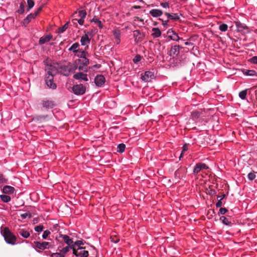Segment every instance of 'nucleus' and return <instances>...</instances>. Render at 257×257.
<instances>
[{
  "instance_id": "864d4df0",
  "label": "nucleus",
  "mask_w": 257,
  "mask_h": 257,
  "mask_svg": "<svg viewBox=\"0 0 257 257\" xmlns=\"http://www.w3.org/2000/svg\"><path fill=\"white\" fill-rule=\"evenodd\" d=\"M159 20H161V21H162V22H163L162 25H163V26H164V28H167L168 27V23L169 22V20H163V19L160 18Z\"/></svg>"
},
{
  "instance_id": "79ce46f5",
  "label": "nucleus",
  "mask_w": 257,
  "mask_h": 257,
  "mask_svg": "<svg viewBox=\"0 0 257 257\" xmlns=\"http://www.w3.org/2000/svg\"><path fill=\"white\" fill-rule=\"evenodd\" d=\"M141 56L139 54H137L135 56L133 60L134 63L137 64L141 60Z\"/></svg>"
},
{
  "instance_id": "39448f33",
  "label": "nucleus",
  "mask_w": 257,
  "mask_h": 257,
  "mask_svg": "<svg viewBox=\"0 0 257 257\" xmlns=\"http://www.w3.org/2000/svg\"><path fill=\"white\" fill-rule=\"evenodd\" d=\"M72 91L76 95H81L85 93L86 87L82 84H75L72 87Z\"/></svg>"
},
{
  "instance_id": "58836bf2",
  "label": "nucleus",
  "mask_w": 257,
  "mask_h": 257,
  "mask_svg": "<svg viewBox=\"0 0 257 257\" xmlns=\"http://www.w3.org/2000/svg\"><path fill=\"white\" fill-rule=\"evenodd\" d=\"M91 22H94L95 24L97 25L100 29H102L103 28V25L101 24V22L98 19L94 18L92 19Z\"/></svg>"
},
{
  "instance_id": "0eeeda50",
  "label": "nucleus",
  "mask_w": 257,
  "mask_h": 257,
  "mask_svg": "<svg viewBox=\"0 0 257 257\" xmlns=\"http://www.w3.org/2000/svg\"><path fill=\"white\" fill-rule=\"evenodd\" d=\"M208 169V166L205 164L202 163H197L194 166L193 172L195 175H196L202 170H207Z\"/></svg>"
},
{
  "instance_id": "6e6d98bb",
  "label": "nucleus",
  "mask_w": 257,
  "mask_h": 257,
  "mask_svg": "<svg viewBox=\"0 0 257 257\" xmlns=\"http://www.w3.org/2000/svg\"><path fill=\"white\" fill-rule=\"evenodd\" d=\"M222 205V200H220V199H217V202L216 203V207L217 208L220 207Z\"/></svg>"
},
{
  "instance_id": "c03bdc74",
  "label": "nucleus",
  "mask_w": 257,
  "mask_h": 257,
  "mask_svg": "<svg viewBox=\"0 0 257 257\" xmlns=\"http://www.w3.org/2000/svg\"><path fill=\"white\" fill-rule=\"evenodd\" d=\"M255 177L256 176L254 172H250L247 175V178L250 181H252L254 179H255Z\"/></svg>"
},
{
  "instance_id": "3c124183",
  "label": "nucleus",
  "mask_w": 257,
  "mask_h": 257,
  "mask_svg": "<svg viewBox=\"0 0 257 257\" xmlns=\"http://www.w3.org/2000/svg\"><path fill=\"white\" fill-rule=\"evenodd\" d=\"M228 211L227 209L225 208H220L219 209V214L224 215Z\"/></svg>"
},
{
  "instance_id": "ddd939ff",
  "label": "nucleus",
  "mask_w": 257,
  "mask_h": 257,
  "mask_svg": "<svg viewBox=\"0 0 257 257\" xmlns=\"http://www.w3.org/2000/svg\"><path fill=\"white\" fill-rule=\"evenodd\" d=\"M34 243L35 244V246L37 248L41 250H44L47 248H49L50 246H51V243L46 241H43L42 242L35 241Z\"/></svg>"
},
{
  "instance_id": "6ab92c4d",
  "label": "nucleus",
  "mask_w": 257,
  "mask_h": 257,
  "mask_svg": "<svg viewBox=\"0 0 257 257\" xmlns=\"http://www.w3.org/2000/svg\"><path fill=\"white\" fill-rule=\"evenodd\" d=\"M74 55L79 58L78 59H88L87 57L89 56L88 52H86L85 50H81L80 49L77 51V53Z\"/></svg>"
},
{
  "instance_id": "338daca9",
  "label": "nucleus",
  "mask_w": 257,
  "mask_h": 257,
  "mask_svg": "<svg viewBox=\"0 0 257 257\" xmlns=\"http://www.w3.org/2000/svg\"><path fill=\"white\" fill-rule=\"evenodd\" d=\"M133 8L135 9H140L141 7L140 6H134Z\"/></svg>"
},
{
  "instance_id": "bb28decb",
  "label": "nucleus",
  "mask_w": 257,
  "mask_h": 257,
  "mask_svg": "<svg viewBox=\"0 0 257 257\" xmlns=\"http://www.w3.org/2000/svg\"><path fill=\"white\" fill-rule=\"evenodd\" d=\"M15 191V188L11 186H5L3 187V192L5 194H12Z\"/></svg>"
},
{
  "instance_id": "4468645a",
  "label": "nucleus",
  "mask_w": 257,
  "mask_h": 257,
  "mask_svg": "<svg viewBox=\"0 0 257 257\" xmlns=\"http://www.w3.org/2000/svg\"><path fill=\"white\" fill-rule=\"evenodd\" d=\"M73 77L78 80H83L84 81H88V78L87 77V74L84 73L82 72H79L74 74Z\"/></svg>"
},
{
  "instance_id": "37998d69",
  "label": "nucleus",
  "mask_w": 257,
  "mask_h": 257,
  "mask_svg": "<svg viewBox=\"0 0 257 257\" xmlns=\"http://www.w3.org/2000/svg\"><path fill=\"white\" fill-rule=\"evenodd\" d=\"M86 16V12L85 10H81L78 12V16L80 18L84 19Z\"/></svg>"
},
{
  "instance_id": "8fccbe9b",
  "label": "nucleus",
  "mask_w": 257,
  "mask_h": 257,
  "mask_svg": "<svg viewBox=\"0 0 257 257\" xmlns=\"http://www.w3.org/2000/svg\"><path fill=\"white\" fill-rule=\"evenodd\" d=\"M110 241L112 242L116 243L119 242V239L116 237H113L111 236L110 237Z\"/></svg>"
},
{
  "instance_id": "473e14b6",
  "label": "nucleus",
  "mask_w": 257,
  "mask_h": 257,
  "mask_svg": "<svg viewBox=\"0 0 257 257\" xmlns=\"http://www.w3.org/2000/svg\"><path fill=\"white\" fill-rule=\"evenodd\" d=\"M25 1H24V3L22 2L20 4V8L17 11V12L19 13V14H22L25 11Z\"/></svg>"
},
{
  "instance_id": "bf43d9fd",
  "label": "nucleus",
  "mask_w": 257,
  "mask_h": 257,
  "mask_svg": "<svg viewBox=\"0 0 257 257\" xmlns=\"http://www.w3.org/2000/svg\"><path fill=\"white\" fill-rule=\"evenodd\" d=\"M6 180L4 178L3 174H0V183H3L6 182Z\"/></svg>"
},
{
  "instance_id": "1a4fd4ad",
  "label": "nucleus",
  "mask_w": 257,
  "mask_h": 257,
  "mask_svg": "<svg viewBox=\"0 0 257 257\" xmlns=\"http://www.w3.org/2000/svg\"><path fill=\"white\" fill-rule=\"evenodd\" d=\"M155 78L154 72L148 71L141 74V79L145 82H150L151 80Z\"/></svg>"
},
{
  "instance_id": "e2e57ef3",
  "label": "nucleus",
  "mask_w": 257,
  "mask_h": 257,
  "mask_svg": "<svg viewBox=\"0 0 257 257\" xmlns=\"http://www.w3.org/2000/svg\"><path fill=\"white\" fill-rule=\"evenodd\" d=\"M84 19H82V18H80L78 20V24L80 25H82L84 23Z\"/></svg>"
},
{
  "instance_id": "680f3d73",
  "label": "nucleus",
  "mask_w": 257,
  "mask_h": 257,
  "mask_svg": "<svg viewBox=\"0 0 257 257\" xmlns=\"http://www.w3.org/2000/svg\"><path fill=\"white\" fill-rule=\"evenodd\" d=\"M226 197V194H223L221 196H217V199H220V200H222Z\"/></svg>"
},
{
  "instance_id": "4c0bfd02",
  "label": "nucleus",
  "mask_w": 257,
  "mask_h": 257,
  "mask_svg": "<svg viewBox=\"0 0 257 257\" xmlns=\"http://www.w3.org/2000/svg\"><path fill=\"white\" fill-rule=\"evenodd\" d=\"M117 151L118 152H119L120 153H122L123 152H124V151L125 150V144H124L123 143L120 144L117 146Z\"/></svg>"
},
{
  "instance_id": "f257e3e1",
  "label": "nucleus",
  "mask_w": 257,
  "mask_h": 257,
  "mask_svg": "<svg viewBox=\"0 0 257 257\" xmlns=\"http://www.w3.org/2000/svg\"><path fill=\"white\" fill-rule=\"evenodd\" d=\"M47 71V76L45 77V81L47 86L52 89H55L57 87L56 84L54 82V73L56 72L55 66L50 65L46 68Z\"/></svg>"
},
{
  "instance_id": "2eb2a0df",
  "label": "nucleus",
  "mask_w": 257,
  "mask_h": 257,
  "mask_svg": "<svg viewBox=\"0 0 257 257\" xmlns=\"http://www.w3.org/2000/svg\"><path fill=\"white\" fill-rule=\"evenodd\" d=\"M73 253L76 256V257H88L89 255L88 251L77 250L76 248L73 249Z\"/></svg>"
},
{
  "instance_id": "4be33fe9",
  "label": "nucleus",
  "mask_w": 257,
  "mask_h": 257,
  "mask_svg": "<svg viewBox=\"0 0 257 257\" xmlns=\"http://www.w3.org/2000/svg\"><path fill=\"white\" fill-rule=\"evenodd\" d=\"M149 14L152 17H153L154 18H157V17L161 16L163 15V12L161 10L154 9L151 10L150 11Z\"/></svg>"
},
{
  "instance_id": "9d476101",
  "label": "nucleus",
  "mask_w": 257,
  "mask_h": 257,
  "mask_svg": "<svg viewBox=\"0 0 257 257\" xmlns=\"http://www.w3.org/2000/svg\"><path fill=\"white\" fill-rule=\"evenodd\" d=\"M105 82V78L102 75H97L94 78V83L98 87H102Z\"/></svg>"
},
{
  "instance_id": "e433bc0d",
  "label": "nucleus",
  "mask_w": 257,
  "mask_h": 257,
  "mask_svg": "<svg viewBox=\"0 0 257 257\" xmlns=\"http://www.w3.org/2000/svg\"><path fill=\"white\" fill-rule=\"evenodd\" d=\"M69 22L65 23L62 27L59 28L57 31L58 33H62L66 31L68 27Z\"/></svg>"
},
{
  "instance_id": "7ed1b4c3",
  "label": "nucleus",
  "mask_w": 257,
  "mask_h": 257,
  "mask_svg": "<svg viewBox=\"0 0 257 257\" xmlns=\"http://www.w3.org/2000/svg\"><path fill=\"white\" fill-rule=\"evenodd\" d=\"M89 62L88 59H76L73 64L75 66L76 70L78 69L79 71L87 72Z\"/></svg>"
},
{
  "instance_id": "72a5a7b5",
  "label": "nucleus",
  "mask_w": 257,
  "mask_h": 257,
  "mask_svg": "<svg viewBox=\"0 0 257 257\" xmlns=\"http://www.w3.org/2000/svg\"><path fill=\"white\" fill-rule=\"evenodd\" d=\"M1 200L5 203H8L11 201V198L10 196L5 194L0 195Z\"/></svg>"
},
{
  "instance_id": "aec40b11",
  "label": "nucleus",
  "mask_w": 257,
  "mask_h": 257,
  "mask_svg": "<svg viewBox=\"0 0 257 257\" xmlns=\"http://www.w3.org/2000/svg\"><path fill=\"white\" fill-rule=\"evenodd\" d=\"M180 48H182V47H180L179 45H175L172 47L170 51V56L178 55L179 53Z\"/></svg>"
},
{
  "instance_id": "c85d7f7f",
  "label": "nucleus",
  "mask_w": 257,
  "mask_h": 257,
  "mask_svg": "<svg viewBox=\"0 0 257 257\" xmlns=\"http://www.w3.org/2000/svg\"><path fill=\"white\" fill-rule=\"evenodd\" d=\"M84 243L82 240H76L74 241V248H76L77 247L76 249L77 250H82L84 249V248L82 246H81V245H83Z\"/></svg>"
},
{
  "instance_id": "f3484780",
  "label": "nucleus",
  "mask_w": 257,
  "mask_h": 257,
  "mask_svg": "<svg viewBox=\"0 0 257 257\" xmlns=\"http://www.w3.org/2000/svg\"><path fill=\"white\" fill-rule=\"evenodd\" d=\"M167 35L170 39L173 41H178L180 39L178 35L172 29L168 30L167 31Z\"/></svg>"
},
{
  "instance_id": "09e8293b",
  "label": "nucleus",
  "mask_w": 257,
  "mask_h": 257,
  "mask_svg": "<svg viewBox=\"0 0 257 257\" xmlns=\"http://www.w3.org/2000/svg\"><path fill=\"white\" fill-rule=\"evenodd\" d=\"M50 234V232L49 230H47L44 231L42 235L43 238L46 239Z\"/></svg>"
},
{
  "instance_id": "cd10ccee",
  "label": "nucleus",
  "mask_w": 257,
  "mask_h": 257,
  "mask_svg": "<svg viewBox=\"0 0 257 257\" xmlns=\"http://www.w3.org/2000/svg\"><path fill=\"white\" fill-rule=\"evenodd\" d=\"M152 32V36L154 38H158L161 36V31L158 28H153Z\"/></svg>"
},
{
  "instance_id": "412c9836",
  "label": "nucleus",
  "mask_w": 257,
  "mask_h": 257,
  "mask_svg": "<svg viewBox=\"0 0 257 257\" xmlns=\"http://www.w3.org/2000/svg\"><path fill=\"white\" fill-rule=\"evenodd\" d=\"M36 14H34V13L30 14L29 15H28L27 16V17L26 18H25L23 20V25L26 26L31 21V20L32 19H35L36 18Z\"/></svg>"
},
{
  "instance_id": "a18cd8bd",
  "label": "nucleus",
  "mask_w": 257,
  "mask_h": 257,
  "mask_svg": "<svg viewBox=\"0 0 257 257\" xmlns=\"http://www.w3.org/2000/svg\"><path fill=\"white\" fill-rule=\"evenodd\" d=\"M28 3L27 11H29L34 6V1H27Z\"/></svg>"
},
{
  "instance_id": "f8f14e48",
  "label": "nucleus",
  "mask_w": 257,
  "mask_h": 257,
  "mask_svg": "<svg viewBox=\"0 0 257 257\" xmlns=\"http://www.w3.org/2000/svg\"><path fill=\"white\" fill-rule=\"evenodd\" d=\"M164 15L167 17L168 20H171L174 21L179 20L180 18V16H182L181 14L180 13L169 12H165Z\"/></svg>"
},
{
  "instance_id": "f03ea898",
  "label": "nucleus",
  "mask_w": 257,
  "mask_h": 257,
  "mask_svg": "<svg viewBox=\"0 0 257 257\" xmlns=\"http://www.w3.org/2000/svg\"><path fill=\"white\" fill-rule=\"evenodd\" d=\"M1 233L5 241L11 245H14L16 243V236L10 230L8 227L4 228L3 231H1Z\"/></svg>"
},
{
  "instance_id": "6e6552de",
  "label": "nucleus",
  "mask_w": 257,
  "mask_h": 257,
  "mask_svg": "<svg viewBox=\"0 0 257 257\" xmlns=\"http://www.w3.org/2000/svg\"><path fill=\"white\" fill-rule=\"evenodd\" d=\"M60 237H61L65 243L67 244V246L71 247V249L73 250L74 248V241L73 240V238H71L67 235L61 234L60 235Z\"/></svg>"
},
{
  "instance_id": "a211bd4d",
  "label": "nucleus",
  "mask_w": 257,
  "mask_h": 257,
  "mask_svg": "<svg viewBox=\"0 0 257 257\" xmlns=\"http://www.w3.org/2000/svg\"><path fill=\"white\" fill-rule=\"evenodd\" d=\"M133 36L135 39V42L136 43H138L143 38L144 35L139 30H135L133 32Z\"/></svg>"
},
{
  "instance_id": "052dcab7",
  "label": "nucleus",
  "mask_w": 257,
  "mask_h": 257,
  "mask_svg": "<svg viewBox=\"0 0 257 257\" xmlns=\"http://www.w3.org/2000/svg\"><path fill=\"white\" fill-rule=\"evenodd\" d=\"M114 36L115 39H118V38L120 39V35L119 32H115L114 33Z\"/></svg>"
},
{
  "instance_id": "0e129e2a",
  "label": "nucleus",
  "mask_w": 257,
  "mask_h": 257,
  "mask_svg": "<svg viewBox=\"0 0 257 257\" xmlns=\"http://www.w3.org/2000/svg\"><path fill=\"white\" fill-rule=\"evenodd\" d=\"M41 10H42V8L41 7H39L38 9V10L34 13V14H36V16L39 13V12L41 11Z\"/></svg>"
},
{
  "instance_id": "20e7f679",
  "label": "nucleus",
  "mask_w": 257,
  "mask_h": 257,
  "mask_svg": "<svg viewBox=\"0 0 257 257\" xmlns=\"http://www.w3.org/2000/svg\"><path fill=\"white\" fill-rule=\"evenodd\" d=\"M61 73L64 76H68L71 73L76 71L75 66L73 63H68L67 65H63L60 67Z\"/></svg>"
},
{
  "instance_id": "c9c22d12",
  "label": "nucleus",
  "mask_w": 257,
  "mask_h": 257,
  "mask_svg": "<svg viewBox=\"0 0 257 257\" xmlns=\"http://www.w3.org/2000/svg\"><path fill=\"white\" fill-rule=\"evenodd\" d=\"M247 89H245L241 91L239 93V97L242 100H245L247 95Z\"/></svg>"
},
{
  "instance_id": "603ef678",
  "label": "nucleus",
  "mask_w": 257,
  "mask_h": 257,
  "mask_svg": "<svg viewBox=\"0 0 257 257\" xmlns=\"http://www.w3.org/2000/svg\"><path fill=\"white\" fill-rule=\"evenodd\" d=\"M216 193V191L214 189H209L208 190L207 194L210 196H213Z\"/></svg>"
},
{
  "instance_id": "49530a36",
  "label": "nucleus",
  "mask_w": 257,
  "mask_h": 257,
  "mask_svg": "<svg viewBox=\"0 0 257 257\" xmlns=\"http://www.w3.org/2000/svg\"><path fill=\"white\" fill-rule=\"evenodd\" d=\"M248 62L251 64H257V56H255L251 57L248 60Z\"/></svg>"
},
{
  "instance_id": "4d7b16f0",
  "label": "nucleus",
  "mask_w": 257,
  "mask_h": 257,
  "mask_svg": "<svg viewBox=\"0 0 257 257\" xmlns=\"http://www.w3.org/2000/svg\"><path fill=\"white\" fill-rule=\"evenodd\" d=\"M161 6L164 8H169V4L168 2L161 3Z\"/></svg>"
},
{
  "instance_id": "2f4dec72",
  "label": "nucleus",
  "mask_w": 257,
  "mask_h": 257,
  "mask_svg": "<svg viewBox=\"0 0 257 257\" xmlns=\"http://www.w3.org/2000/svg\"><path fill=\"white\" fill-rule=\"evenodd\" d=\"M19 234L25 238H28L30 235V233L28 231L24 229L20 230L19 231Z\"/></svg>"
},
{
  "instance_id": "dca6fc26",
  "label": "nucleus",
  "mask_w": 257,
  "mask_h": 257,
  "mask_svg": "<svg viewBox=\"0 0 257 257\" xmlns=\"http://www.w3.org/2000/svg\"><path fill=\"white\" fill-rule=\"evenodd\" d=\"M89 35H90V33L89 32H87L81 37L80 43L82 46L87 45L88 47L90 42V39L89 38Z\"/></svg>"
},
{
  "instance_id": "393cba45",
  "label": "nucleus",
  "mask_w": 257,
  "mask_h": 257,
  "mask_svg": "<svg viewBox=\"0 0 257 257\" xmlns=\"http://www.w3.org/2000/svg\"><path fill=\"white\" fill-rule=\"evenodd\" d=\"M80 46L78 42L74 43L72 46L68 49V51L73 52L74 54L77 53L79 47Z\"/></svg>"
},
{
  "instance_id": "69168bd1",
  "label": "nucleus",
  "mask_w": 257,
  "mask_h": 257,
  "mask_svg": "<svg viewBox=\"0 0 257 257\" xmlns=\"http://www.w3.org/2000/svg\"><path fill=\"white\" fill-rule=\"evenodd\" d=\"M120 39H115V43L117 45L119 44L120 43Z\"/></svg>"
},
{
  "instance_id": "c756f323",
  "label": "nucleus",
  "mask_w": 257,
  "mask_h": 257,
  "mask_svg": "<svg viewBox=\"0 0 257 257\" xmlns=\"http://www.w3.org/2000/svg\"><path fill=\"white\" fill-rule=\"evenodd\" d=\"M220 220L222 221L223 224L231 226L233 223L229 220V219L224 216H222L220 217Z\"/></svg>"
},
{
  "instance_id": "5701e85b",
  "label": "nucleus",
  "mask_w": 257,
  "mask_h": 257,
  "mask_svg": "<svg viewBox=\"0 0 257 257\" xmlns=\"http://www.w3.org/2000/svg\"><path fill=\"white\" fill-rule=\"evenodd\" d=\"M48 115H37L34 117V120L38 122H43L46 120Z\"/></svg>"
},
{
  "instance_id": "a19ab883",
  "label": "nucleus",
  "mask_w": 257,
  "mask_h": 257,
  "mask_svg": "<svg viewBox=\"0 0 257 257\" xmlns=\"http://www.w3.org/2000/svg\"><path fill=\"white\" fill-rule=\"evenodd\" d=\"M228 26L225 24H222L219 25V29L222 32H225L227 30Z\"/></svg>"
},
{
  "instance_id": "13d9d810",
  "label": "nucleus",
  "mask_w": 257,
  "mask_h": 257,
  "mask_svg": "<svg viewBox=\"0 0 257 257\" xmlns=\"http://www.w3.org/2000/svg\"><path fill=\"white\" fill-rule=\"evenodd\" d=\"M188 150V145L186 144L183 146L182 151L181 153H184L185 152L187 151Z\"/></svg>"
},
{
  "instance_id": "423d86ee",
  "label": "nucleus",
  "mask_w": 257,
  "mask_h": 257,
  "mask_svg": "<svg viewBox=\"0 0 257 257\" xmlns=\"http://www.w3.org/2000/svg\"><path fill=\"white\" fill-rule=\"evenodd\" d=\"M187 172V168L185 167H180L174 173L175 178L176 180H180L185 177Z\"/></svg>"
},
{
  "instance_id": "a878e982",
  "label": "nucleus",
  "mask_w": 257,
  "mask_h": 257,
  "mask_svg": "<svg viewBox=\"0 0 257 257\" xmlns=\"http://www.w3.org/2000/svg\"><path fill=\"white\" fill-rule=\"evenodd\" d=\"M52 38L51 35H48L45 37H41L40 38L39 43L40 45H43L47 42H48Z\"/></svg>"
},
{
  "instance_id": "b1692460",
  "label": "nucleus",
  "mask_w": 257,
  "mask_h": 257,
  "mask_svg": "<svg viewBox=\"0 0 257 257\" xmlns=\"http://www.w3.org/2000/svg\"><path fill=\"white\" fill-rule=\"evenodd\" d=\"M241 71L243 75L245 76H253L256 75V72L254 70L242 69Z\"/></svg>"
},
{
  "instance_id": "774afa93",
  "label": "nucleus",
  "mask_w": 257,
  "mask_h": 257,
  "mask_svg": "<svg viewBox=\"0 0 257 257\" xmlns=\"http://www.w3.org/2000/svg\"><path fill=\"white\" fill-rule=\"evenodd\" d=\"M183 153H181V155L179 157V160H180L181 159V158L183 157Z\"/></svg>"
},
{
  "instance_id": "9b49d317",
  "label": "nucleus",
  "mask_w": 257,
  "mask_h": 257,
  "mask_svg": "<svg viewBox=\"0 0 257 257\" xmlns=\"http://www.w3.org/2000/svg\"><path fill=\"white\" fill-rule=\"evenodd\" d=\"M41 104L43 107L46 110L52 109L54 106V101L48 99L47 98H45L43 99L42 100Z\"/></svg>"
},
{
  "instance_id": "5fc2aeb1",
  "label": "nucleus",
  "mask_w": 257,
  "mask_h": 257,
  "mask_svg": "<svg viewBox=\"0 0 257 257\" xmlns=\"http://www.w3.org/2000/svg\"><path fill=\"white\" fill-rule=\"evenodd\" d=\"M51 257H64V256L59 252H56V253H53L51 254Z\"/></svg>"
},
{
  "instance_id": "7c9ffc66",
  "label": "nucleus",
  "mask_w": 257,
  "mask_h": 257,
  "mask_svg": "<svg viewBox=\"0 0 257 257\" xmlns=\"http://www.w3.org/2000/svg\"><path fill=\"white\" fill-rule=\"evenodd\" d=\"M235 25L237 28V30L238 32H242L247 28V27L244 24H243L239 22H235Z\"/></svg>"
},
{
  "instance_id": "f704fd0d",
  "label": "nucleus",
  "mask_w": 257,
  "mask_h": 257,
  "mask_svg": "<svg viewBox=\"0 0 257 257\" xmlns=\"http://www.w3.org/2000/svg\"><path fill=\"white\" fill-rule=\"evenodd\" d=\"M70 249H71V247L68 246H66L65 247H63L62 249H60L59 250V252L61 253V254L64 256L65 257V254H66V253L67 252L69 251V250H70Z\"/></svg>"
},
{
  "instance_id": "de8ad7c7",
  "label": "nucleus",
  "mask_w": 257,
  "mask_h": 257,
  "mask_svg": "<svg viewBox=\"0 0 257 257\" xmlns=\"http://www.w3.org/2000/svg\"><path fill=\"white\" fill-rule=\"evenodd\" d=\"M44 226L41 225L36 226L34 228V230L36 232H41L43 230Z\"/></svg>"
},
{
  "instance_id": "ea45409f",
  "label": "nucleus",
  "mask_w": 257,
  "mask_h": 257,
  "mask_svg": "<svg viewBox=\"0 0 257 257\" xmlns=\"http://www.w3.org/2000/svg\"><path fill=\"white\" fill-rule=\"evenodd\" d=\"M20 216L23 219H26L27 218H31L32 217L31 213L29 212L22 213L20 214Z\"/></svg>"
}]
</instances>
